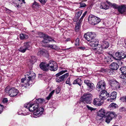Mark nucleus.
<instances>
[{
  "instance_id": "obj_7",
  "label": "nucleus",
  "mask_w": 126,
  "mask_h": 126,
  "mask_svg": "<svg viewBox=\"0 0 126 126\" xmlns=\"http://www.w3.org/2000/svg\"><path fill=\"white\" fill-rule=\"evenodd\" d=\"M48 69L50 70L55 71L57 70L58 65L57 63L52 60L50 61L48 64Z\"/></svg>"
},
{
  "instance_id": "obj_30",
  "label": "nucleus",
  "mask_w": 126,
  "mask_h": 126,
  "mask_svg": "<svg viewBox=\"0 0 126 126\" xmlns=\"http://www.w3.org/2000/svg\"><path fill=\"white\" fill-rule=\"evenodd\" d=\"M114 59L113 56L107 57L105 59V60L108 63H109L113 61Z\"/></svg>"
},
{
  "instance_id": "obj_25",
  "label": "nucleus",
  "mask_w": 126,
  "mask_h": 126,
  "mask_svg": "<svg viewBox=\"0 0 126 126\" xmlns=\"http://www.w3.org/2000/svg\"><path fill=\"white\" fill-rule=\"evenodd\" d=\"M103 49H105L107 48L109 46V44L108 42L103 41L101 44V45H100Z\"/></svg>"
},
{
  "instance_id": "obj_17",
  "label": "nucleus",
  "mask_w": 126,
  "mask_h": 126,
  "mask_svg": "<svg viewBox=\"0 0 126 126\" xmlns=\"http://www.w3.org/2000/svg\"><path fill=\"white\" fill-rule=\"evenodd\" d=\"M14 5L15 7H19L22 3V2L25 3L24 0H12Z\"/></svg>"
},
{
  "instance_id": "obj_52",
  "label": "nucleus",
  "mask_w": 126,
  "mask_h": 126,
  "mask_svg": "<svg viewBox=\"0 0 126 126\" xmlns=\"http://www.w3.org/2000/svg\"><path fill=\"white\" fill-rule=\"evenodd\" d=\"M39 0L41 3L44 4L47 2V0Z\"/></svg>"
},
{
  "instance_id": "obj_44",
  "label": "nucleus",
  "mask_w": 126,
  "mask_h": 126,
  "mask_svg": "<svg viewBox=\"0 0 126 126\" xmlns=\"http://www.w3.org/2000/svg\"><path fill=\"white\" fill-rule=\"evenodd\" d=\"M120 100L121 101L126 102V96H124L121 97L120 99Z\"/></svg>"
},
{
  "instance_id": "obj_38",
  "label": "nucleus",
  "mask_w": 126,
  "mask_h": 126,
  "mask_svg": "<svg viewBox=\"0 0 126 126\" xmlns=\"http://www.w3.org/2000/svg\"><path fill=\"white\" fill-rule=\"evenodd\" d=\"M67 70H66L62 71L59 73L56 74V76L57 77H58L59 76L62 75V74L66 72H67Z\"/></svg>"
},
{
  "instance_id": "obj_48",
  "label": "nucleus",
  "mask_w": 126,
  "mask_h": 126,
  "mask_svg": "<svg viewBox=\"0 0 126 126\" xmlns=\"http://www.w3.org/2000/svg\"><path fill=\"white\" fill-rule=\"evenodd\" d=\"M70 78H69L67 79L66 81V84H68L69 86H70L71 85V84L70 82Z\"/></svg>"
},
{
  "instance_id": "obj_64",
  "label": "nucleus",
  "mask_w": 126,
  "mask_h": 126,
  "mask_svg": "<svg viewBox=\"0 0 126 126\" xmlns=\"http://www.w3.org/2000/svg\"><path fill=\"white\" fill-rule=\"evenodd\" d=\"M118 62L119 63V64L120 65V64H121V65H122V64L123 63V62L120 61H119Z\"/></svg>"
},
{
  "instance_id": "obj_9",
  "label": "nucleus",
  "mask_w": 126,
  "mask_h": 126,
  "mask_svg": "<svg viewBox=\"0 0 126 126\" xmlns=\"http://www.w3.org/2000/svg\"><path fill=\"white\" fill-rule=\"evenodd\" d=\"M106 86L105 81L103 80H102L98 83L96 87V89L99 91H102L105 90Z\"/></svg>"
},
{
  "instance_id": "obj_56",
  "label": "nucleus",
  "mask_w": 126,
  "mask_h": 126,
  "mask_svg": "<svg viewBox=\"0 0 126 126\" xmlns=\"http://www.w3.org/2000/svg\"><path fill=\"white\" fill-rule=\"evenodd\" d=\"M118 43V44H122L123 43V39H122L121 38H119V40Z\"/></svg>"
},
{
  "instance_id": "obj_26",
  "label": "nucleus",
  "mask_w": 126,
  "mask_h": 126,
  "mask_svg": "<svg viewBox=\"0 0 126 126\" xmlns=\"http://www.w3.org/2000/svg\"><path fill=\"white\" fill-rule=\"evenodd\" d=\"M120 52H117L113 56L114 59L117 60H121Z\"/></svg>"
},
{
  "instance_id": "obj_36",
  "label": "nucleus",
  "mask_w": 126,
  "mask_h": 126,
  "mask_svg": "<svg viewBox=\"0 0 126 126\" xmlns=\"http://www.w3.org/2000/svg\"><path fill=\"white\" fill-rule=\"evenodd\" d=\"M40 6V5L39 4L36 2L35 1L33 4V7L34 8H35L36 9L38 8L39 6Z\"/></svg>"
},
{
  "instance_id": "obj_54",
  "label": "nucleus",
  "mask_w": 126,
  "mask_h": 126,
  "mask_svg": "<svg viewBox=\"0 0 126 126\" xmlns=\"http://www.w3.org/2000/svg\"><path fill=\"white\" fill-rule=\"evenodd\" d=\"M86 107L89 110H90L91 111L94 110V109L92 107H89L88 105H87Z\"/></svg>"
},
{
  "instance_id": "obj_4",
  "label": "nucleus",
  "mask_w": 126,
  "mask_h": 126,
  "mask_svg": "<svg viewBox=\"0 0 126 126\" xmlns=\"http://www.w3.org/2000/svg\"><path fill=\"white\" fill-rule=\"evenodd\" d=\"M92 95L91 94L86 93L84 94L81 98V100L83 103L90 104L92 99Z\"/></svg>"
},
{
  "instance_id": "obj_27",
  "label": "nucleus",
  "mask_w": 126,
  "mask_h": 126,
  "mask_svg": "<svg viewBox=\"0 0 126 126\" xmlns=\"http://www.w3.org/2000/svg\"><path fill=\"white\" fill-rule=\"evenodd\" d=\"M28 37V35L25 33H21L20 35V38L21 39H26Z\"/></svg>"
},
{
  "instance_id": "obj_29",
  "label": "nucleus",
  "mask_w": 126,
  "mask_h": 126,
  "mask_svg": "<svg viewBox=\"0 0 126 126\" xmlns=\"http://www.w3.org/2000/svg\"><path fill=\"white\" fill-rule=\"evenodd\" d=\"M120 78L123 79L124 84L126 85V74H122L120 75Z\"/></svg>"
},
{
  "instance_id": "obj_39",
  "label": "nucleus",
  "mask_w": 126,
  "mask_h": 126,
  "mask_svg": "<svg viewBox=\"0 0 126 126\" xmlns=\"http://www.w3.org/2000/svg\"><path fill=\"white\" fill-rule=\"evenodd\" d=\"M120 53L121 60L122 59H124L126 57V54H125L124 52H120Z\"/></svg>"
},
{
  "instance_id": "obj_11",
  "label": "nucleus",
  "mask_w": 126,
  "mask_h": 126,
  "mask_svg": "<svg viewBox=\"0 0 126 126\" xmlns=\"http://www.w3.org/2000/svg\"><path fill=\"white\" fill-rule=\"evenodd\" d=\"M109 96V93L105 90L101 91L99 95L100 98L103 101L108 98Z\"/></svg>"
},
{
  "instance_id": "obj_3",
  "label": "nucleus",
  "mask_w": 126,
  "mask_h": 126,
  "mask_svg": "<svg viewBox=\"0 0 126 126\" xmlns=\"http://www.w3.org/2000/svg\"><path fill=\"white\" fill-rule=\"evenodd\" d=\"M88 21L89 23L93 25L98 24L101 21L98 17L93 15H90L88 17Z\"/></svg>"
},
{
  "instance_id": "obj_57",
  "label": "nucleus",
  "mask_w": 126,
  "mask_h": 126,
  "mask_svg": "<svg viewBox=\"0 0 126 126\" xmlns=\"http://www.w3.org/2000/svg\"><path fill=\"white\" fill-rule=\"evenodd\" d=\"M79 18L75 16L74 17L73 19L74 21V22H76L78 20Z\"/></svg>"
},
{
  "instance_id": "obj_24",
  "label": "nucleus",
  "mask_w": 126,
  "mask_h": 126,
  "mask_svg": "<svg viewBox=\"0 0 126 126\" xmlns=\"http://www.w3.org/2000/svg\"><path fill=\"white\" fill-rule=\"evenodd\" d=\"M106 112L104 109H101L99 110L98 114V116L103 118L105 116Z\"/></svg>"
},
{
  "instance_id": "obj_1",
  "label": "nucleus",
  "mask_w": 126,
  "mask_h": 126,
  "mask_svg": "<svg viewBox=\"0 0 126 126\" xmlns=\"http://www.w3.org/2000/svg\"><path fill=\"white\" fill-rule=\"evenodd\" d=\"M24 107L30 111H34L33 115H32V117L34 118L40 116L42 115L44 110L43 107H38V105H36L35 103L32 104L30 103H26L24 104Z\"/></svg>"
},
{
  "instance_id": "obj_60",
  "label": "nucleus",
  "mask_w": 126,
  "mask_h": 126,
  "mask_svg": "<svg viewBox=\"0 0 126 126\" xmlns=\"http://www.w3.org/2000/svg\"><path fill=\"white\" fill-rule=\"evenodd\" d=\"M78 48L81 50H84L86 49L84 47H79Z\"/></svg>"
},
{
  "instance_id": "obj_18",
  "label": "nucleus",
  "mask_w": 126,
  "mask_h": 126,
  "mask_svg": "<svg viewBox=\"0 0 126 126\" xmlns=\"http://www.w3.org/2000/svg\"><path fill=\"white\" fill-rule=\"evenodd\" d=\"M40 68L44 71H47L48 69V64L42 62L40 65Z\"/></svg>"
},
{
  "instance_id": "obj_61",
  "label": "nucleus",
  "mask_w": 126,
  "mask_h": 126,
  "mask_svg": "<svg viewBox=\"0 0 126 126\" xmlns=\"http://www.w3.org/2000/svg\"><path fill=\"white\" fill-rule=\"evenodd\" d=\"M26 77H25L24 78H22L21 79V81L22 83L24 82V81H25L26 80Z\"/></svg>"
},
{
  "instance_id": "obj_19",
  "label": "nucleus",
  "mask_w": 126,
  "mask_h": 126,
  "mask_svg": "<svg viewBox=\"0 0 126 126\" xmlns=\"http://www.w3.org/2000/svg\"><path fill=\"white\" fill-rule=\"evenodd\" d=\"M118 11L121 14H123L126 11V6L125 4L119 6L118 8Z\"/></svg>"
},
{
  "instance_id": "obj_8",
  "label": "nucleus",
  "mask_w": 126,
  "mask_h": 126,
  "mask_svg": "<svg viewBox=\"0 0 126 126\" xmlns=\"http://www.w3.org/2000/svg\"><path fill=\"white\" fill-rule=\"evenodd\" d=\"M30 45V43L29 42L24 43V46L21 47L19 49V51L22 53H24L27 50L31 49L32 47H31Z\"/></svg>"
},
{
  "instance_id": "obj_58",
  "label": "nucleus",
  "mask_w": 126,
  "mask_h": 126,
  "mask_svg": "<svg viewBox=\"0 0 126 126\" xmlns=\"http://www.w3.org/2000/svg\"><path fill=\"white\" fill-rule=\"evenodd\" d=\"M8 101L7 99L6 98H4L3 99V103H5L7 102Z\"/></svg>"
},
{
  "instance_id": "obj_33",
  "label": "nucleus",
  "mask_w": 126,
  "mask_h": 126,
  "mask_svg": "<svg viewBox=\"0 0 126 126\" xmlns=\"http://www.w3.org/2000/svg\"><path fill=\"white\" fill-rule=\"evenodd\" d=\"M81 22L79 21L76 24L75 27V31L77 32L79 31L80 27V24Z\"/></svg>"
},
{
  "instance_id": "obj_5",
  "label": "nucleus",
  "mask_w": 126,
  "mask_h": 126,
  "mask_svg": "<svg viewBox=\"0 0 126 126\" xmlns=\"http://www.w3.org/2000/svg\"><path fill=\"white\" fill-rule=\"evenodd\" d=\"M116 115L114 112L109 111L107 112L105 116V122L108 124L109 123L112 119L116 117Z\"/></svg>"
},
{
  "instance_id": "obj_63",
  "label": "nucleus",
  "mask_w": 126,
  "mask_h": 126,
  "mask_svg": "<svg viewBox=\"0 0 126 126\" xmlns=\"http://www.w3.org/2000/svg\"><path fill=\"white\" fill-rule=\"evenodd\" d=\"M6 12L7 13H10L11 12V10H10L8 9H7V8H6Z\"/></svg>"
},
{
  "instance_id": "obj_53",
  "label": "nucleus",
  "mask_w": 126,
  "mask_h": 126,
  "mask_svg": "<svg viewBox=\"0 0 126 126\" xmlns=\"http://www.w3.org/2000/svg\"><path fill=\"white\" fill-rule=\"evenodd\" d=\"M3 108L4 107L2 105H0V114H1L2 112Z\"/></svg>"
},
{
  "instance_id": "obj_16",
  "label": "nucleus",
  "mask_w": 126,
  "mask_h": 126,
  "mask_svg": "<svg viewBox=\"0 0 126 126\" xmlns=\"http://www.w3.org/2000/svg\"><path fill=\"white\" fill-rule=\"evenodd\" d=\"M43 39L42 42L44 44L47 43L52 41H55L51 37L47 35H45Z\"/></svg>"
},
{
  "instance_id": "obj_32",
  "label": "nucleus",
  "mask_w": 126,
  "mask_h": 126,
  "mask_svg": "<svg viewBox=\"0 0 126 126\" xmlns=\"http://www.w3.org/2000/svg\"><path fill=\"white\" fill-rule=\"evenodd\" d=\"M118 107V105L114 103H112L109 106V108L112 109H114L117 108Z\"/></svg>"
},
{
  "instance_id": "obj_21",
  "label": "nucleus",
  "mask_w": 126,
  "mask_h": 126,
  "mask_svg": "<svg viewBox=\"0 0 126 126\" xmlns=\"http://www.w3.org/2000/svg\"><path fill=\"white\" fill-rule=\"evenodd\" d=\"M98 46L96 48H94L96 53L101 54H102L103 52V48L99 45H98Z\"/></svg>"
},
{
  "instance_id": "obj_6",
  "label": "nucleus",
  "mask_w": 126,
  "mask_h": 126,
  "mask_svg": "<svg viewBox=\"0 0 126 126\" xmlns=\"http://www.w3.org/2000/svg\"><path fill=\"white\" fill-rule=\"evenodd\" d=\"M8 87L7 86L5 89V92L7 93L8 91L9 95L11 97H14L18 93V91L16 89L12 88L8 90Z\"/></svg>"
},
{
  "instance_id": "obj_28",
  "label": "nucleus",
  "mask_w": 126,
  "mask_h": 126,
  "mask_svg": "<svg viewBox=\"0 0 126 126\" xmlns=\"http://www.w3.org/2000/svg\"><path fill=\"white\" fill-rule=\"evenodd\" d=\"M73 84H78L80 86L81 84V80L80 79L78 78L74 81Z\"/></svg>"
},
{
  "instance_id": "obj_20",
  "label": "nucleus",
  "mask_w": 126,
  "mask_h": 126,
  "mask_svg": "<svg viewBox=\"0 0 126 126\" xmlns=\"http://www.w3.org/2000/svg\"><path fill=\"white\" fill-rule=\"evenodd\" d=\"M117 93L115 92H114L111 93L110 96L109 98L108 99L111 102L113 101L116 98Z\"/></svg>"
},
{
  "instance_id": "obj_47",
  "label": "nucleus",
  "mask_w": 126,
  "mask_h": 126,
  "mask_svg": "<svg viewBox=\"0 0 126 126\" xmlns=\"http://www.w3.org/2000/svg\"><path fill=\"white\" fill-rule=\"evenodd\" d=\"M80 7H84L86 6V5L83 2L79 3Z\"/></svg>"
},
{
  "instance_id": "obj_40",
  "label": "nucleus",
  "mask_w": 126,
  "mask_h": 126,
  "mask_svg": "<svg viewBox=\"0 0 126 126\" xmlns=\"http://www.w3.org/2000/svg\"><path fill=\"white\" fill-rule=\"evenodd\" d=\"M120 70L121 71L122 73L123 74H126V72H125V71L126 70V67H122L120 68Z\"/></svg>"
},
{
  "instance_id": "obj_13",
  "label": "nucleus",
  "mask_w": 126,
  "mask_h": 126,
  "mask_svg": "<svg viewBox=\"0 0 126 126\" xmlns=\"http://www.w3.org/2000/svg\"><path fill=\"white\" fill-rule=\"evenodd\" d=\"M104 101L102 99L96 98L94 99L93 104L96 106H99L102 105Z\"/></svg>"
},
{
  "instance_id": "obj_51",
  "label": "nucleus",
  "mask_w": 126,
  "mask_h": 126,
  "mask_svg": "<svg viewBox=\"0 0 126 126\" xmlns=\"http://www.w3.org/2000/svg\"><path fill=\"white\" fill-rule=\"evenodd\" d=\"M56 82H61L62 81V80L60 77L56 78Z\"/></svg>"
},
{
  "instance_id": "obj_23",
  "label": "nucleus",
  "mask_w": 126,
  "mask_h": 126,
  "mask_svg": "<svg viewBox=\"0 0 126 126\" xmlns=\"http://www.w3.org/2000/svg\"><path fill=\"white\" fill-rule=\"evenodd\" d=\"M45 101V100L43 98H39L35 100V103L36 105H38V107L39 108V106L40 104H42L43 102H44Z\"/></svg>"
},
{
  "instance_id": "obj_62",
  "label": "nucleus",
  "mask_w": 126,
  "mask_h": 126,
  "mask_svg": "<svg viewBox=\"0 0 126 126\" xmlns=\"http://www.w3.org/2000/svg\"><path fill=\"white\" fill-rule=\"evenodd\" d=\"M107 69H102L101 70V71L103 72V73H104L105 72H107V71L106 70H106Z\"/></svg>"
},
{
  "instance_id": "obj_12",
  "label": "nucleus",
  "mask_w": 126,
  "mask_h": 126,
  "mask_svg": "<svg viewBox=\"0 0 126 126\" xmlns=\"http://www.w3.org/2000/svg\"><path fill=\"white\" fill-rule=\"evenodd\" d=\"M106 3L110 5V3L106 0V2H101L100 7V8L105 10L108 9L109 6L106 4Z\"/></svg>"
},
{
  "instance_id": "obj_41",
  "label": "nucleus",
  "mask_w": 126,
  "mask_h": 126,
  "mask_svg": "<svg viewBox=\"0 0 126 126\" xmlns=\"http://www.w3.org/2000/svg\"><path fill=\"white\" fill-rule=\"evenodd\" d=\"M55 91L54 90H53L49 94L48 96L47 97H46L47 99V100H49L50 98H51V96L54 93V92Z\"/></svg>"
},
{
  "instance_id": "obj_49",
  "label": "nucleus",
  "mask_w": 126,
  "mask_h": 126,
  "mask_svg": "<svg viewBox=\"0 0 126 126\" xmlns=\"http://www.w3.org/2000/svg\"><path fill=\"white\" fill-rule=\"evenodd\" d=\"M79 44V39L78 38H77L76 40L75 45L76 46H78Z\"/></svg>"
},
{
  "instance_id": "obj_59",
  "label": "nucleus",
  "mask_w": 126,
  "mask_h": 126,
  "mask_svg": "<svg viewBox=\"0 0 126 126\" xmlns=\"http://www.w3.org/2000/svg\"><path fill=\"white\" fill-rule=\"evenodd\" d=\"M43 51H39L37 53V55L39 56H40L42 54Z\"/></svg>"
},
{
  "instance_id": "obj_22",
  "label": "nucleus",
  "mask_w": 126,
  "mask_h": 126,
  "mask_svg": "<svg viewBox=\"0 0 126 126\" xmlns=\"http://www.w3.org/2000/svg\"><path fill=\"white\" fill-rule=\"evenodd\" d=\"M119 67L118 64L116 63H113L111 64L110 68L113 70H115L118 69Z\"/></svg>"
},
{
  "instance_id": "obj_55",
  "label": "nucleus",
  "mask_w": 126,
  "mask_h": 126,
  "mask_svg": "<svg viewBox=\"0 0 126 126\" xmlns=\"http://www.w3.org/2000/svg\"><path fill=\"white\" fill-rule=\"evenodd\" d=\"M126 109L124 107H122L120 108L119 109V110L120 111L122 112L125 111L126 110Z\"/></svg>"
},
{
  "instance_id": "obj_10",
  "label": "nucleus",
  "mask_w": 126,
  "mask_h": 126,
  "mask_svg": "<svg viewBox=\"0 0 126 126\" xmlns=\"http://www.w3.org/2000/svg\"><path fill=\"white\" fill-rule=\"evenodd\" d=\"M95 36V33L92 32H88L85 33L84 35V37L89 42L94 38Z\"/></svg>"
},
{
  "instance_id": "obj_31",
  "label": "nucleus",
  "mask_w": 126,
  "mask_h": 126,
  "mask_svg": "<svg viewBox=\"0 0 126 126\" xmlns=\"http://www.w3.org/2000/svg\"><path fill=\"white\" fill-rule=\"evenodd\" d=\"M110 85L112 86H116V84H118V82H117L116 81L114 80H110Z\"/></svg>"
},
{
  "instance_id": "obj_2",
  "label": "nucleus",
  "mask_w": 126,
  "mask_h": 126,
  "mask_svg": "<svg viewBox=\"0 0 126 126\" xmlns=\"http://www.w3.org/2000/svg\"><path fill=\"white\" fill-rule=\"evenodd\" d=\"M26 74L27 76H28L26 81L27 83H25L24 85L23 86L26 87L29 86L31 84H32L33 80L36 77L35 74L32 71H29L27 72L26 73Z\"/></svg>"
},
{
  "instance_id": "obj_46",
  "label": "nucleus",
  "mask_w": 126,
  "mask_h": 126,
  "mask_svg": "<svg viewBox=\"0 0 126 126\" xmlns=\"http://www.w3.org/2000/svg\"><path fill=\"white\" fill-rule=\"evenodd\" d=\"M87 13V12L86 11H85V12L82 15L80 19L79 20V21L81 22H82L83 19V18L84 17V16H85V15Z\"/></svg>"
},
{
  "instance_id": "obj_45",
  "label": "nucleus",
  "mask_w": 126,
  "mask_h": 126,
  "mask_svg": "<svg viewBox=\"0 0 126 126\" xmlns=\"http://www.w3.org/2000/svg\"><path fill=\"white\" fill-rule=\"evenodd\" d=\"M105 70L107 71V73L111 75L113 73V71L110 69H107Z\"/></svg>"
},
{
  "instance_id": "obj_42",
  "label": "nucleus",
  "mask_w": 126,
  "mask_h": 126,
  "mask_svg": "<svg viewBox=\"0 0 126 126\" xmlns=\"http://www.w3.org/2000/svg\"><path fill=\"white\" fill-rule=\"evenodd\" d=\"M37 61L36 58L34 56H32L31 57V61L32 62V63H35Z\"/></svg>"
},
{
  "instance_id": "obj_14",
  "label": "nucleus",
  "mask_w": 126,
  "mask_h": 126,
  "mask_svg": "<svg viewBox=\"0 0 126 126\" xmlns=\"http://www.w3.org/2000/svg\"><path fill=\"white\" fill-rule=\"evenodd\" d=\"M84 83L88 86L89 90L90 91L93 90L95 88L94 84L88 80H85L84 81Z\"/></svg>"
},
{
  "instance_id": "obj_50",
  "label": "nucleus",
  "mask_w": 126,
  "mask_h": 126,
  "mask_svg": "<svg viewBox=\"0 0 126 126\" xmlns=\"http://www.w3.org/2000/svg\"><path fill=\"white\" fill-rule=\"evenodd\" d=\"M61 89L60 87L58 86L56 88V92L57 94H58L59 93Z\"/></svg>"
},
{
  "instance_id": "obj_43",
  "label": "nucleus",
  "mask_w": 126,
  "mask_h": 126,
  "mask_svg": "<svg viewBox=\"0 0 126 126\" xmlns=\"http://www.w3.org/2000/svg\"><path fill=\"white\" fill-rule=\"evenodd\" d=\"M82 10H80L77 12L75 16L79 18L82 13Z\"/></svg>"
},
{
  "instance_id": "obj_35",
  "label": "nucleus",
  "mask_w": 126,
  "mask_h": 126,
  "mask_svg": "<svg viewBox=\"0 0 126 126\" xmlns=\"http://www.w3.org/2000/svg\"><path fill=\"white\" fill-rule=\"evenodd\" d=\"M48 47L55 50H57L59 48L58 47L55 45H49Z\"/></svg>"
},
{
  "instance_id": "obj_15",
  "label": "nucleus",
  "mask_w": 126,
  "mask_h": 126,
  "mask_svg": "<svg viewBox=\"0 0 126 126\" xmlns=\"http://www.w3.org/2000/svg\"><path fill=\"white\" fill-rule=\"evenodd\" d=\"M88 44L91 47H96L98 45V40L95 38L93 39H92L89 41V43Z\"/></svg>"
},
{
  "instance_id": "obj_37",
  "label": "nucleus",
  "mask_w": 126,
  "mask_h": 126,
  "mask_svg": "<svg viewBox=\"0 0 126 126\" xmlns=\"http://www.w3.org/2000/svg\"><path fill=\"white\" fill-rule=\"evenodd\" d=\"M38 37L43 38H44L45 35H47V34H45L44 33L41 32L38 33Z\"/></svg>"
},
{
  "instance_id": "obj_34",
  "label": "nucleus",
  "mask_w": 126,
  "mask_h": 126,
  "mask_svg": "<svg viewBox=\"0 0 126 126\" xmlns=\"http://www.w3.org/2000/svg\"><path fill=\"white\" fill-rule=\"evenodd\" d=\"M69 75V74L68 73H66L63 75L60 76L62 81L64 80Z\"/></svg>"
}]
</instances>
